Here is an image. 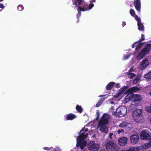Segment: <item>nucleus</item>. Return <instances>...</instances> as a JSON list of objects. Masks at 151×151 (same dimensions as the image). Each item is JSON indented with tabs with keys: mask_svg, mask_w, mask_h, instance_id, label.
<instances>
[{
	"mask_svg": "<svg viewBox=\"0 0 151 151\" xmlns=\"http://www.w3.org/2000/svg\"><path fill=\"white\" fill-rule=\"evenodd\" d=\"M151 133L147 130H143L140 134V139L142 140H147L149 142L137 147H132L127 151H139L147 150L151 147Z\"/></svg>",
	"mask_w": 151,
	"mask_h": 151,
	"instance_id": "f257e3e1",
	"label": "nucleus"
},
{
	"mask_svg": "<svg viewBox=\"0 0 151 151\" xmlns=\"http://www.w3.org/2000/svg\"><path fill=\"white\" fill-rule=\"evenodd\" d=\"M82 129L79 133L80 135L77 139V142L76 146L78 147H80L81 149H83L86 146L87 142L84 140L86 138L87 133L86 132L88 131V129H86L84 130Z\"/></svg>",
	"mask_w": 151,
	"mask_h": 151,
	"instance_id": "f03ea898",
	"label": "nucleus"
},
{
	"mask_svg": "<svg viewBox=\"0 0 151 151\" xmlns=\"http://www.w3.org/2000/svg\"><path fill=\"white\" fill-rule=\"evenodd\" d=\"M111 119V116L110 115L106 113L104 114L98 124V127L100 128L101 132L105 133L108 132V129L106 125Z\"/></svg>",
	"mask_w": 151,
	"mask_h": 151,
	"instance_id": "7ed1b4c3",
	"label": "nucleus"
},
{
	"mask_svg": "<svg viewBox=\"0 0 151 151\" xmlns=\"http://www.w3.org/2000/svg\"><path fill=\"white\" fill-rule=\"evenodd\" d=\"M151 49V44H147L146 46L139 52L136 56L138 60H140L148 54Z\"/></svg>",
	"mask_w": 151,
	"mask_h": 151,
	"instance_id": "20e7f679",
	"label": "nucleus"
},
{
	"mask_svg": "<svg viewBox=\"0 0 151 151\" xmlns=\"http://www.w3.org/2000/svg\"><path fill=\"white\" fill-rule=\"evenodd\" d=\"M106 147L108 151H118L119 147L112 141H109L106 143Z\"/></svg>",
	"mask_w": 151,
	"mask_h": 151,
	"instance_id": "39448f33",
	"label": "nucleus"
},
{
	"mask_svg": "<svg viewBox=\"0 0 151 151\" xmlns=\"http://www.w3.org/2000/svg\"><path fill=\"white\" fill-rule=\"evenodd\" d=\"M127 109L125 107L121 106L117 109L116 111L113 113V114L117 116L123 117L127 114Z\"/></svg>",
	"mask_w": 151,
	"mask_h": 151,
	"instance_id": "423d86ee",
	"label": "nucleus"
},
{
	"mask_svg": "<svg viewBox=\"0 0 151 151\" xmlns=\"http://www.w3.org/2000/svg\"><path fill=\"white\" fill-rule=\"evenodd\" d=\"M149 64V59L147 58H145L140 63L139 68L140 70H143L148 67Z\"/></svg>",
	"mask_w": 151,
	"mask_h": 151,
	"instance_id": "0eeeda50",
	"label": "nucleus"
},
{
	"mask_svg": "<svg viewBox=\"0 0 151 151\" xmlns=\"http://www.w3.org/2000/svg\"><path fill=\"white\" fill-rule=\"evenodd\" d=\"M87 147L89 150L96 151L99 149V146L94 141H91L88 145Z\"/></svg>",
	"mask_w": 151,
	"mask_h": 151,
	"instance_id": "6e6552de",
	"label": "nucleus"
},
{
	"mask_svg": "<svg viewBox=\"0 0 151 151\" xmlns=\"http://www.w3.org/2000/svg\"><path fill=\"white\" fill-rule=\"evenodd\" d=\"M130 143L132 145H135L138 142L139 137L137 135H132L130 137Z\"/></svg>",
	"mask_w": 151,
	"mask_h": 151,
	"instance_id": "1a4fd4ad",
	"label": "nucleus"
},
{
	"mask_svg": "<svg viewBox=\"0 0 151 151\" xmlns=\"http://www.w3.org/2000/svg\"><path fill=\"white\" fill-rule=\"evenodd\" d=\"M128 93L127 95L125 97L124 100L123 101V103H126L127 102L130 101L131 100H132V98L133 97L134 94L132 93L127 92H125V93L127 94Z\"/></svg>",
	"mask_w": 151,
	"mask_h": 151,
	"instance_id": "9d476101",
	"label": "nucleus"
},
{
	"mask_svg": "<svg viewBox=\"0 0 151 151\" xmlns=\"http://www.w3.org/2000/svg\"><path fill=\"white\" fill-rule=\"evenodd\" d=\"M127 138L126 137H122L120 138L118 141V144L121 146L126 145L127 142Z\"/></svg>",
	"mask_w": 151,
	"mask_h": 151,
	"instance_id": "9b49d317",
	"label": "nucleus"
},
{
	"mask_svg": "<svg viewBox=\"0 0 151 151\" xmlns=\"http://www.w3.org/2000/svg\"><path fill=\"white\" fill-rule=\"evenodd\" d=\"M134 18L137 21V25L139 30L141 31H143L144 27L143 25L141 23V20L140 18L137 16H136L134 17Z\"/></svg>",
	"mask_w": 151,
	"mask_h": 151,
	"instance_id": "f8f14e48",
	"label": "nucleus"
},
{
	"mask_svg": "<svg viewBox=\"0 0 151 151\" xmlns=\"http://www.w3.org/2000/svg\"><path fill=\"white\" fill-rule=\"evenodd\" d=\"M127 88L128 87L127 86H123L119 90L118 93L114 96V97L116 98L118 97L123 93L124 91L127 89Z\"/></svg>",
	"mask_w": 151,
	"mask_h": 151,
	"instance_id": "ddd939ff",
	"label": "nucleus"
},
{
	"mask_svg": "<svg viewBox=\"0 0 151 151\" xmlns=\"http://www.w3.org/2000/svg\"><path fill=\"white\" fill-rule=\"evenodd\" d=\"M134 6L136 10L139 12L140 11L141 3L140 0H134Z\"/></svg>",
	"mask_w": 151,
	"mask_h": 151,
	"instance_id": "4468645a",
	"label": "nucleus"
},
{
	"mask_svg": "<svg viewBox=\"0 0 151 151\" xmlns=\"http://www.w3.org/2000/svg\"><path fill=\"white\" fill-rule=\"evenodd\" d=\"M143 99V98L141 95L138 94L134 95L132 98V101L134 102L139 101Z\"/></svg>",
	"mask_w": 151,
	"mask_h": 151,
	"instance_id": "2eb2a0df",
	"label": "nucleus"
},
{
	"mask_svg": "<svg viewBox=\"0 0 151 151\" xmlns=\"http://www.w3.org/2000/svg\"><path fill=\"white\" fill-rule=\"evenodd\" d=\"M141 42L139 41L138 42H136L132 45V47L133 48H134L135 47H136L135 50H137L139 48H140L142 45L143 43H141Z\"/></svg>",
	"mask_w": 151,
	"mask_h": 151,
	"instance_id": "dca6fc26",
	"label": "nucleus"
},
{
	"mask_svg": "<svg viewBox=\"0 0 151 151\" xmlns=\"http://www.w3.org/2000/svg\"><path fill=\"white\" fill-rule=\"evenodd\" d=\"M94 5L93 4H90L88 7V9L86 7H79V8H78L77 9V10L78 11H79V10L80 11H85L87 10H88L89 9H90L92 8L93 6Z\"/></svg>",
	"mask_w": 151,
	"mask_h": 151,
	"instance_id": "f3484780",
	"label": "nucleus"
},
{
	"mask_svg": "<svg viewBox=\"0 0 151 151\" xmlns=\"http://www.w3.org/2000/svg\"><path fill=\"white\" fill-rule=\"evenodd\" d=\"M134 116L133 117L134 120L137 122L139 123L141 122L143 119V117L141 116Z\"/></svg>",
	"mask_w": 151,
	"mask_h": 151,
	"instance_id": "a211bd4d",
	"label": "nucleus"
},
{
	"mask_svg": "<svg viewBox=\"0 0 151 151\" xmlns=\"http://www.w3.org/2000/svg\"><path fill=\"white\" fill-rule=\"evenodd\" d=\"M142 113V110L141 109H137L134 111L133 113V117L134 116H141Z\"/></svg>",
	"mask_w": 151,
	"mask_h": 151,
	"instance_id": "6ab92c4d",
	"label": "nucleus"
},
{
	"mask_svg": "<svg viewBox=\"0 0 151 151\" xmlns=\"http://www.w3.org/2000/svg\"><path fill=\"white\" fill-rule=\"evenodd\" d=\"M139 89L137 87H133L130 89H128L127 91V92H131L132 93V92L134 91H136L139 90Z\"/></svg>",
	"mask_w": 151,
	"mask_h": 151,
	"instance_id": "aec40b11",
	"label": "nucleus"
},
{
	"mask_svg": "<svg viewBox=\"0 0 151 151\" xmlns=\"http://www.w3.org/2000/svg\"><path fill=\"white\" fill-rule=\"evenodd\" d=\"M114 82H111L109 83L106 86V88L107 90L110 89L112 88L114 84Z\"/></svg>",
	"mask_w": 151,
	"mask_h": 151,
	"instance_id": "412c9836",
	"label": "nucleus"
},
{
	"mask_svg": "<svg viewBox=\"0 0 151 151\" xmlns=\"http://www.w3.org/2000/svg\"><path fill=\"white\" fill-rule=\"evenodd\" d=\"M76 117V116L73 114H69L66 117L67 120H72Z\"/></svg>",
	"mask_w": 151,
	"mask_h": 151,
	"instance_id": "4be33fe9",
	"label": "nucleus"
},
{
	"mask_svg": "<svg viewBox=\"0 0 151 151\" xmlns=\"http://www.w3.org/2000/svg\"><path fill=\"white\" fill-rule=\"evenodd\" d=\"M125 129L127 130H129L131 129L133 127L132 125L130 123L127 122Z\"/></svg>",
	"mask_w": 151,
	"mask_h": 151,
	"instance_id": "5701e85b",
	"label": "nucleus"
},
{
	"mask_svg": "<svg viewBox=\"0 0 151 151\" xmlns=\"http://www.w3.org/2000/svg\"><path fill=\"white\" fill-rule=\"evenodd\" d=\"M141 75L140 74H138L137 77L134 80L133 83L134 84H137L140 78L141 77Z\"/></svg>",
	"mask_w": 151,
	"mask_h": 151,
	"instance_id": "b1692460",
	"label": "nucleus"
},
{
	"mask_svg": "<svg viewBox=\"0 0 151 151\" xmlns=\"http://www.w3.org/2000/svg\"><path fill=\"white\" fill-rule=\"evenodd\" d=\"M127 123V122H122L119 124V127L122 128H125Z\"/></svg>",
	"mask_w": 151,
	"mask_h": 151,
	"instance_id": "393cba45",
	"label": "nucleus"
},
{
	"mask_svg": "<svg viewBox=\"0 0 151 151\" xmlns=\"http://www.w3.org/2000/svg\"><path fill=\"white\" fill-rule=\"evenodd\" d=\"M144 77L147 79H151V71L147 74L145 75Z\"/></svg>",
	"mask_w": 151,
	"mask_h": 151,
	"instance_id": "a878e982",
	"label": "nucleus"
},
{
	"mask_svg": "<svg viewBox=\"0 0 151 151\" xmlns=\"http://www.w3.org/2000/svg\"><path fill=\"white\" fill-rule=\"evenodd\" d=\"M82 2V0H76L75 2L74 3V4L77 6L80 5Z\"/></svg>",
	"mask_w": 151,
	"mask_h": 151,
	"instance_id": "bb28decb",
	"label": "nucleus"
},
{
	"mask_svg": "<svg viewBox=\"0 0 151 151\" xmlns=\"http://www.w3.org/2000/svg\"><path fill=\"white\" fill-rule=\"evenodd\" d=\"M76 109L77 111L80 113H81L83 111L82 108L79 105H77L76 107Z\"/></svg>",
	"mask_w": 151,
	"mask_h": 151,
	"instance_id": "cd10ccee",
	"label": "nucleus"
},
{
	"mask_svg": "<svg viewBox=\"0 0 151 151\" xmlns=\"http://www.w3.org/2000/svg\"><path fill=\"white\" fill-rule=\"evenodd\" d=\"M104 99H101L96 104V106L97 107H99L101 104V103L104 101Z\"/></svg>",
	"mask_w": 151,
	"mask_h": 151,
	"instance_id": "c85d7f7f",
	"label": "nucleus"
},
{
	"mask_svg": "<svg viewBox=\"0 0 151 151\" xmlns=\"http://www.w3.org/2000/svg\"><path fill=\"white\" fill-rule=\"evenodd\" d=\"M136 76L135 75L132 73H128V76L130 77V78H132Z\"/></svg>",
	"mask_w": 151,
	"mask_h": 151,
	"instance_id": "c756f323",
	"label": "nucleus"
},
{
	"mask_svg": "<svg viewBox=\"0 0 151 151\" xmlns=\"http://www.w3.org/2000/svg\"><path fill=\"white\" fill-rule=\"evenodd\" d=\"M145 110L148 112L151 113V104L150 106H148L146 107Z\"/></svg>",
	"mask_w": 151,
	"mask_h": 151,
	"instance_id": "7c9ffc66",
	"label": "nucleus"
},
{
	"mask_svg": "<svg viewBox=\"0 0 151 151\" xmlns=\"http://www.w3.org/2000/svg\"><path fill=\"white\" fill-rule=\"evenodd\" d=\"M130 13L131 15L134 17L136 16L135 15V12L132 9H131L130 11Z\"/></svg>",
	"mask_w": 151,
	"mask_h": 151,
	"instance_id": "2f4dec72",
	"label": "nucleus"
},
{
	"mask_svg": "<svg viewBox=\"0 0 151 151\" xmlns=\"http://www.w3.org/2000/svg\"><path fill=\"white\" fill-rule=\"evenodd\" d=\"M50 149L51 151H61V150L58 147H56V149H53L52 148H51Z\"/></svg>",
	"mask_w": 151,
	"mask_h": 151,
	"instance_id": "473e14b6",
	"label": "nucleus"
},
{
	"mask_svg": "<svg viewBox=\"0 0 151 151\" xmlns=\"http://www.w3.org/2000/svg\"><path fill=\"white\" fill-rule=\"evenodd\" d=\"M23 7L22 5H19L17 7L19 11H21L23 9Z\"/></svg>",
	"mask_w": 151,
	"mask_h": 151,
	"instance_id": "72a5a7b5",
	"label": "nucleus"
},
{
	"mask_svg": "<svg viewBox=\"0 0 151 151\" xmlns=\"http://www.w3.org/2000/svg\"><path fill=\"white\" fill-rule=\"evenodd\" d=\"M130 56V55H124V58H123V60H125L127 59H128Z\"/></svg>",
	"mask_w": 151,
	"mask_h": 151,
	"instance_id": "f704fd0d",
	"label": "nucleus"
},
{
	"mask_svg": "<svg viewBox=\"0 0 151 151\" xmlns=\"http://www.w3.org/2000/svg\"><path fill=\"white\" fill-rule=\"evenodd\" d=\"M124 132V130L123 129H119L117 131V134H119L121 133H123Z\"/></svg>",
	"mask_w": 151,
	"mask_h": 151,
	"instance_id": "c9c22d12",
	"label": "nucleus"
},
{
	"mask_svg": "<svg viewBox=\"0 0 151 151\" xmlns=\"http://www.w3.org/2000/svg\"><path fill=\"white\" fill-rule=\"evenodd\" d=\"M142 39L139 40V41L141 42L142 41L144 40L145 39V36L144 35L142 34L141 35Z\"/></svg>",
	"mask_w": 151,
	"mask_h": 151,
	"instance_id": "e433bc0d",
	"label": "nucleus"
},
{
	"mask_svg": "<svg viewBox=\"0 0 151 151\" xmlns=\"http://www.w3.org/2000/svg\"><path fill=\"white\" fill-rule=\"evenodd\" d=\"M113 133H110V134H109V137L111 138L112 139V136L113 135Z\"/></svg>",
	"mask_w": 151,
	"mask_h": 151,
	"instance_id": "4c0bfd02",
	"label": "nucleus"
},
{
	"mask_svg": "<svg viewBox=\"0 0 151 151\" xmlns=\"http://www.w3.org/2000/svg\"><path fill=\"white\" fill-rule=\"evenodd\" d=\"M116 87L117 88H119L120 87L119 84H117L116 85Z\"/></svg>",
	"mask_w": 151,
	"mask_h": 151,
	"instance_id": "58836bf2",
	"label": "nucleus"
},
{
	"mask_svg": "<svg viewBox=\"0 0 151 151\" xmlns=\"http://www.w3.org/2000/svg\"><path fill=\"white\" fill-rule=\"evenodd\" d=\"M133 70H134V69L133 68H132L129 70L128 73H132V72L133 71Z\"/></svg>",
	"mask_w": 151,
	"mask_h": 151,
	"instance_id": "ea45409f",
	"label": "nucleus"
},
{
	"mask_svg": "<svg viewBox=\"0 0 151 151\" xmlns=\"http://www.w3.org/2000/svg\"><path fill=\"white\" fill-rule=\"evenodd\" d=\"M0 7L1 8H3L4 7L3 4H0Z\"/></svg>",
	"mask_w": 151,
	"mask_h": 151,
	"instance_id": "a19ab883",
	"label": "nucleus"
},
{
	"mask_svg": "<svg viewBox=\"0 0 151 151\" xmlns=\"http://www.w3.org/2000/svg\"><path fill=\"white\" fill-rule=\"evenodd\" d=\"M44 149H45L46 150H50V149L48 147H47L44 148Z\"/></svg>",
	"mask_w": 151,
	"mask_h": 151,
	"instance_id": "79ce46f5",
	"label": "nucleus"
},
{
	"mask_svg": "<svg viewBox=\"0 0 151 151\" xmlns=\"http://www.w3.org/2000/svg\"><path fill=\"white\" fill-rule=\"evenodd\" d=\"M126 25V24L124 22H123V24H122V25L123 26V27L125 25Z\"/></svg>",
	"mask_w": 151,
	"mask_h": 151,
	"instance_id": "37998d69",
	"label": "nucleus"
},
{
	"mask_svg": "<svg viewBox=\"0 0 151 151\" xmlns=\"http://www.w3.org/2000/svg\"><path fill=\"white\" fill-rule=\"evenodd\" d=\"M91 1L92 2H95V0H91Z\"/></svg>",
	"mask_w": 151,
	"mask_h": 151,
	"instance_id": "c03bdc74",
	"label": "nucleus"
},
{
	"mask_svg": "<svg viewBox=\"0 0 151 151\" xmlns=\"http://www.w3.org/2000/svg\"><path fill=\"white\" fill-rule=\"evenodd\" d=\"M110 103L111 104H114V102L113 101L111 102Z\"/></svg>",
	"mask_w": 151,
	"mask_h": 151,
	"instance_id": "a18cd8bd",
	"label": "nucleus"
},
{
	"mask_svg": "<svg viewBox=\"0 0 151 151\" xmlns=\"http://www.w3.org/2000/svg\"><path fill=\"white\" fill-rule=\"evenodd\" d=\"M150 122L151 123V117L150 118Z\"/></svg>",
	"mask_w": 151,
	"mask_h": 151,
	"instance_id": "49530a36",
	"label": "nucleus"
},
{
	"mask_svg": "<svg viewBox=\"0 0 151 151\" xmlns=\"http://www.w3.org/2000/svg\"><path fill=\"white\" fill-rule=\"evenodd\" d=\"M150 94L151 96V92L150 93Z\"/></svg>",
	"mask_w": 151,
	"mask_h": 151,
	"instance_id": "de8ad7c7",
	"label": "nucleus"
},
{
	"mask_svg": "<svg viewBox=\"0 0 151 151\" xmlns=\"http://www.w3.org/2000/svg\"><path fill=\"white\" fill-rule=\"evenodd\" d=\"M3 0H0V1H3Z\"/></svg>",
	"mask_w": 151,
	"mask_h": 151,
	"instance_id": "09e8293b",
	"label": "nucleus"
},
{
	"mask_svg": "<svg viewBox=\"0 0 151 151\" xmlns=\"http://www.w3.org/2000/svg\"><path fill=\"white\" fill-rule=\"evenodd\" d=\"M130 6H131V7H132V5H130Z\"/></svg>",
	"mask_w": 151,
	"mask_h": 151,
	"instance_id": "8fccbe9b",
	"label": "nucleus"
}]
</instances>
